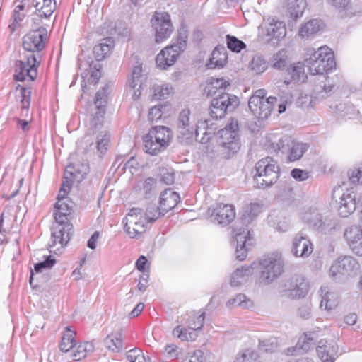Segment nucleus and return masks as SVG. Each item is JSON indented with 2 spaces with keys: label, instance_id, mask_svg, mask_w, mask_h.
Masks as SVG:
<instances>
[{
  "label": "nucleus",
  "instance_id": "obj_57",
  "mask_svg": "<svg viewBox=\"0 0 362 362\" xmlns=\"http://www.w3.org/2000/svg\"><path fill=\"white\" fill-rule=\"evenodd\" d=\"M173 334L182 341H193L195 339V336L192 332H187V329L182 328L181 326H177L173 329Z\"/></svg>",
  "mask_w": 362,
  "mask_h": 362
},
{
  "label": "nucleus",
  "instance_id": "obj_43",
  "mask_svg": "<svg viewBox=\"0 0 362 362\" xmlns=\"http://www.w3.org/2000/svg\"><path fill=\"white\" fill-rule=\"evenodd\" d=\"M144 218L143 210L141 209L132 208L126 217L123 218L122 223L124 225V228L128 227V229H130L129 226L135 224L136 222L139 221Z\"/></svg>",
  "mask_w": 362,
  "mask_h": 362
},
{
  "label": "nucleus",
  "instance_id": "obj_30",
  "mask_svg": "<svg viewBox=\"0 0 362 362\" xmlns=\"http://www.w3.org/2000/svg\"><path fill=\"white\" fill-rule=\"evenodd\" d=\"M338 209L339 214L342 217H347L352 214L356 207L354 197L350 194H343L340 198V203Z\"/></svg>",
  "mask_w": 362,
  "mask_h": 362
},
{
  "label": "nucleus",
  "instance_id": "obj_20",
  "mask_svg": "<svg viewBox=\"0 0 362 362\" xmlns=\"http://www.w3.org/2000/svg\"><path fill=\"white\" fill-rule=\"evenodd\" d=\"M89 172V165L87 160L81 162L71 163L65 169V178L72 177L76 182H81Z\"/></svg>",
  "mask_w": 362,
  "mask_h": 362
},
{
  "label": "nucleus",
  "instance_id": "obj_53",
  "mask_svg": "<svg viewBox=\"0 0 362 362\" xmlns=\"http://www.w3.org/2000/svg\"><path fill=\"white\" fill-rule=\"evenodd\" d=\"M287 54L284 49L279 50L272 57V66L276 69H282L286 66Z\"/></svg>",
  "mask_w": 362,
  "mask_h": 362
},
{
  "label": "nucleus",
  "instance_id": "obj_37",
  "mask_svg": "<svg viewBox=\"0 0 362 362\" xmlns=\"http://www.w3.org/2000/svg\"><path fill=\"white\" fill-rule=\"evenodd\" d=\"M321 292V302L320 304V308L328 311L334 309L338 304L336 294L327 291V288H322Z\"/></svg>",
  "mask_w": 362,
  "mask_h": 362
},
{
  "label": "nucleus",
  "instance_id": "obj_41",
  "mask_svg": "<svg viewBox=\"0 0 362 362\" xmlns=\"http://www.w3.org/2000/svg\"><path fill=\"white\" fill-rule=\"evenodd\" d=\"M16 89H20V94L21 97V114L23 116H27L30 104L31 89L30 88L23 87L21 85H18Z\"/></svg>",
  "mask_w": 362,
  "mask_h": 362
},
{
  "label": "nucleus",
  "instance_id": "obj_58",
  "mask_svg": "<svg viewBox=\"0 0 362 362\" xmlns=\"http://www.w3.org/2000/svg\"><path fill=\"white\" fill-rule=\"evenodd\" d=\"M76 182L73 180L72 177L65 178V174L64 175V180L61 185V187L57 197H66V196L69 194L71 190L72 182Z\"/></svg>",
  "mask_w": 362,
  "mask_h": 362
},
{
  "label": "nucleus",
  "instance_id": "obj_1",
  "mask_svg": "<svg viewBox=\"0 0 362 362\" xmlns=\"http://www.w3.org/2000/svg\"><path fill=\"white\" fill-rule=\"evenodd\" d=\"M230 85L223 78H211L204 92L206 96H213L209 110L212 119H222L228 112H233L239 105V99L235 95L228 93L223 90Z\"/></svg>",
  "mask_w": 362,
  "mask_h": 362
},
{
  "label": "nucleus",
  "instance_id": "obj_13",
  "mask_svg": "<svg viewBox=\"0 0 362 362\" xmlns=\"http://www.w3.org/2000/svg\"><path fill=\"white\" fill-rule=\"evenodd\" d=\"M302 219L315 230L327 233L335 228L334 221L328 217H323L315 208H310L305 211Z\"/></svg>",
  "mask_w": 362,
  "mask_h": 362
},
{
  "label": "nucleus",
  "instance_id": "obj_25",
  "mask_svg": "<svg viewBox=\"0 0 362 362\" xmlns=\"http://www.w3.org/2000/svg\"><path fill=\"white\" fill-rule=\"evenodd\" d=\"M323 28V23L320 19H311L301 25L298 35L303 39H308L316 34Z\"/></svg>",
  "mask_w": 362,
  "mask_h": 362
},
{
  "label": "nucleus",
  "instance_id": "obj_15",
  "mask_svg": "<svg viewBox=\"0 0 362 362\" xmlns=\"http://www.w3.org/2000/svg\"><path fill=\"white\" fill-rule=\"evenodd\" d=\"M151 23L156 30V41L157 42H160L170 37L173 31V25L168 13L156 12Z\"/></svg>",
  "mask_w": 362,
  "mask_h": 362
},
{
  "label": "nucleus",
  "instance_id": "obj_42",
  "mask_svg": "<svg viewBox=\"0 0 362 362\" xmlns=\"http://www.w3.org/2000/svg\"><path fill=\"white\" fill-rule=\"evenodd\" d=\"M261 211V206L257 203H251L243 207L242 218L245 222L250 223L255 218Z\"/></svg>",
  "mask_w": 362,
  "mask_h": 362
},
{
  "label": "nucleus",
  "instance_id": "obj_60",
  "mask_svg": "<svg viewBox=\"0 0 362 362\" xmlns=\"http://www.w3.org/2000/svg\"><path fill=\"white\" fill-rule=\"evenodd\" d=\"M56 260L52 256L47 257V258L40 262L36 263L34 265V270L36 273H40L44 269H50L55 264Z\"/></svg>",
  "mask_w": 362,
  "mask_h": 362
},
{
  "label": "nucleus",
  "instance_id": "obj_48",
  "mask_svg": "<svg viewBox=\"0 0 362 362\" xmlns=\"http://www.w3.org/2000/svg\"><path fill=\"white\" fill-rule=\"evenodd\" d=\"M94 347L91 343L85 342L78 346L76 349L72 354L73 359L74 361H79L85 358L88 353H90L93 351Z\"/></svg>",
  "mask_w": 362,
  "mask_h": 362
},
{
  "label": "nucleus",
  "instance_id": "obj_54",
  "mask_svg": "<svg viewBox=\"0 0 362 362\" xmlns=\"http://www.w3.org/2000/svg\"><path fill=\"white\" fill-rule=\"evenodd\" d=\"M110 135L107 131H101L97 138V149L104 153L109 146Z\"/></svg>",
  "mask_w": 362,
  "mask_h": 362
},
{
  "label": "nucleus",
  "instance_id": "obj_31",
  "mask_svg": "<svg viewBox=\"0 0 362 362\" xmlns=\"http://www.w3.org/2000/svg\"><path fill=\"white\" fill-rule=\"evenodd\" d=\"M226 51L223 46L216 47L212 52L211 58L207 63L209 69L223 67L226 63Z\"/></svg>",
  "mask_w": 362,
  "mask_h": 362
},
{
  "label": "nucleus",
  "instance_id": "obj_18",
  "mask_svg": "<svg viewBox=\"0 0 362 362\" xmlns=\"http://www.w3.org/2000/svg\"><path fill=\"white\" fill-rule=\"evenodd\" d=\"M313 251V244L306 235L299 233L294 236L291 252L295 257L306 258Z\"/></svg>",
  "mask_w": 362,
  "mask_h": 362
},
{
  "label": "nucleus",
  "instance_id": "obj_59",
  "mask_svg": "<svg viewBox=\"0 0 362 362\" xmlns=\"http://www.w3.org/2000/svg\"><path fill=\"white\" fill-rule=\"evenodd\" d=\"M266 90L264 89L257 90L255 93L250 98L248 101L249 107H255L257 104H260L262 100H265Z\"/></svg>",
  "mask_w": 362,
  "mask_h": 362
},
{
  "label": "nucleus",
  "instance_id": "obj_36",
  "mask_svg": "<svg viewBox=\"0 0 362 362\" xmlns=\"http://www.w3.org/2000/svg\"><path fill=\"white\" fill-rule=\"evenodd\" d=\"M105 346L112 352H119L123 347L121 332L108 334L104 339Z\"/></svg>",
  "mask_w": 362,
  "mask_h": 362
},
{
  "label": "nucleus",
  "instance_id": "obj_45",
  "mask_svg": "<svg viewBox=\"0 0 362 362\" xmlns=\"http://www.w3.org/2000/svg\"><path fill=\"white\" fill-rule=\"evenodd\" d=\"M146 222L147 221L144 218L139 221L136 222L135 224L129 226L130 229H128V227H127L124 228V230L131 238H136L146 231Z\"/></svg>",
  "mask_w": 362,
  "mask_h": 362
},
{
  "label": "nucleus",
  "instance_id": "obj_9",
  "mask_svg": "<svg viewBox=\"0 0 362 362\" xmlns=\"http://www.w3.org/2000/svg\"><path fill=\"white\" fill-rule=\"evenodd\" d=\"M40 64V61L37 60L35 54L27 53L25 60H18L15 64L14 78L16 81H23L27 77L30 81H34L37 76V67Z\"/></svg>",
  "mask_w": 362,
  "mask_h": 362
},
{
  "label": "nucleus",
  "instance_id": "obj_4",
  "mask_svg": "<svg viewBox=\"0 0 362 362\" xmlns=\"http://www.w3.org/2000/svg\"><path fill=\"white\" fill-rule=\"evenodd\" d=\"M252 173L255 187L266 188L276 182L279 177V167L276 162L267 157L255 164Z\"/></svg>",
  "mask_w": 362,
  "mask_h": 362
},
{
  "label": "nucleus",
  "instance_id": "obj_62",
  "mask_svg": "<svg viewBox=\"0 0 362 362\" xmlns=\"http://www.w3.org/2000/svg\"><path fill=\"white\" fill-rule=\"evenodd\" d=\"M171 87L168 85L158 86L154 90V98L158 100L165 99L171 93Z\"/></svg>",
  "mask_w": 362,
  "mask_h": 362
},
{
  "label": "nucleus",
  "instance_id": "obj_5",
  "mask_svg": "<svg viewBox=\"0 0 362 362\" xmlns=\"http://www.w3.org/2000/svg\"><path fill=\"white\" fill-rule=\"evenodd\" d=\"M218 143L224 158H230L240 149L238 123L236 119H231L225 128L218 131Z\"/></svg>",
  "mask_w": 362,
  "mask_h": 362
},
{
  "label": "nucleus",
  "instance_id": "obj_29",
  "mask_svg": "<svg viewBox=\"0 0 362 362\" xmlns=\"http://www.w3.org/2000/svg\"><path fill=\"white\" fill-rule=\"evenodd\" d=\"M32 5L45 19L49 18L57 8L55 0H33Z\"/></svg>",
  "mask_w": 362,
  "mask_h": 362
},
{
  "label": "nucleus",
  "instance_id": "obj_35",
  "mask_svg": "<svg viewBox=\"0 0 362 362\" xmlns=\"http://www.w3.org/2000/svg\"><path fill=\"white\" fill-rule=\"evenodd\" d=\"M148 134L150 137L158 141L166 146L169 145L170 130L165 126H156L152 127Z\"/></svg>",
  "mask_w": 362,
  "mask_h": 362
},
{
  "label": "nucleus",
  "instance_id": "obj_24",
  "mask_svg": "<svg viewBox=\"0 0 362 362\" xmlns=\"http://www.w3.org/2000/svg\"><path fill=\"white\" fill-rule=\"evenodd\" d=\"M180 202L179 194L172 191L170 189L164 190L160 197V210H163L164 214L173 209L177 203Z\"/></svg>",
  "mask_w": 362,
  "mask_h": 362
},
{
  "label": "nucleus",
  "instance_id": "obj_8",
  "mask_svg": "<svg viewBox=\"0 0 362 362\" xmlns=\"http://www.w3.org/2000/svg\"><path fill=\"white\" fill-rule=\"evenodd\" d=\"M283 296L290 298H303L308 291V284L304 277L299 274L285 279L280 286Z\"/></svg>",
  "mask_w": 362,
  "mask_h": 362
},
{
  "label": "nucleus",
  "instance_id": "obj_6",
  "mask_svg": "<svg viewBox=\"0 0 362 362\" xmlns=\"http://www.w3.org/2000/svg\"><path fill=\"white\" fill-rule=\"evenodd\" d=\"M259 279L264 284H269L284 272V261L279 253H272L264 257L259 260Z\"/></svg>",
  "mask_w": 362,
  "mask_h": 362
},
{
  "label": "nucleus",
  "instance_id": "obj_3",
  "mask_svg": "<svg viewBox=\"0 0 362 362\" xmlns=\"http://www.w3.org/2000/svg\"><path fill=\"white\" fill-rule=\"evenodd\" d=\"M305 59V64L313 75L320 76L332 70L336 66L334 53L328 47L322 46L317 50L310 49Z\"/></svg>",
  "mask_w": 362,
  "mask_h": 362
},
{
  "label": "nucleus",
  "instance_id": "obj_26",
  "mask_svg": "<svg viewBox=\"0 0 362 362\" xmlns=\"http://www.w3.org/2000/svg\"><path fill=\"white\" fill-rule=\"evenodd\" d=\"M317 354L322 362H334L337 349L334 345L327 343L326 340H320L316 349Z\"/></svg>",
  "mask_w": 362,
  "mask_h": 362
},
{
  "label": "nucleus",
  "instance_id": "obj_11",
  "mask_svg": "<svg viewBox=\"0 0 362 362\" xmlns=\"http://www.w3.org/2000/svg\"><path fill=\"white\" fill-rule=\"evenodd\" d=\"M275 146L283 154L286 155L290 162L300 160L308 149L305 144L293 140L288 136L281 137Z\"/></svg>",
  "mask_w": 362,
  "mask_h": 362
},
{
  "label": "nucleus",
  "instance_id": "obj_38",
  "mask_svg": "<svg viewBox=\"0 0 362 362\" xmlns=\"http://www.w3.org/2000/svg\"><path fill=\"white\" fill-rule=\"evenodd\" d=\"M226 305L228 308H232L234 306H240L242 308L247 309L253 306V302L245 294L239 293L236 295L235 298L229 299Z\"/></svg>",
  "mask_w": 362,
  "mask_h": 362
},
{
  "label": "nucleus",
  "instance_id": "obj_61",
  "mask_svg": "<svg viewBox=\"0 0 362 362\" xmlns=\"http://www.w3.org/2000/svg\"><path fill=\"white\" fill-rule=\"evenodd\" d=\"M108 91L107 88L104 87L98 90L95 94L94 104L95 106H98L99 105H103L104 107H106V103L107 100Z\"/></svg>",
  "mask_w": 362,
  "mask_h": 362
},
{
  "label": "nucleus",
  "instance_id": "obj_55",
  "mask_svg": "<svg viewBox=\"0 0 362 362\" xmlns=\"http://www.w3.org/2000/svg\"><path fill=\"white\" fill-rule=\"evenodd\" d=\"M127 358L130 362H148L149 358H146L142 351L139 349H132L127 351Z\"/></svg>",
  "mask_w": 362,
  "mask_h": 362
},
{
  "label": "nucleus",
  "instance_id": "obj_44",
  "mask_svg": "<svg viewBox=\"0 0 362 362\" xmlns=\"http://www.w3.org/2000/svg\"><path fill=\"white\" fill-rule=\"evenodd\" d=\"M199 122H206L204 126H202V129L199 132V134H202L203 136L200 141L202 143H206L210 138L215 134L216 127H214V124L211 122V119H200Z\"/></svg>",
  "mask_w": 362,
  "mask_h": 362
},
{
  "label": "nucleus",
  "instance_id": "obj_49",
  "mask_svg": "<svg viewBox=\"0 0 362 362\" xmlns=\"http://www.w3.org/2000/svg\"><path fill=\"white\" fill-rule=\"evenodd\" d=\"M105 114V107L103 105L95 106V112L92 115L90 120V127L92 128H98L101 126L103 122L104 115Z\"/></svg>",
  "mask_w": 362,
  "mask_h": 362
},
{
  "label": "nucleus",
  "instance_id": "obj_14",
  "mask_svg": "<svg viewBox=\"0 0 362 362\" xmlns=\"http://www.w3.org/2000/svg\"><path fill=\"white\" fill-rule=\"evenodd\" d=\"M356 260L351 256L339 257L329 269V276L334 280H339L341 276L350 275L352 272L358 269Z\"/></svg>",
  "mask_w": 362,
  "mask_h": 362
},
{
  "label": "nucleus",
  "instance_id": "obj_21",
  "mask_svg": "<svg viewBox=\"0 0 362 362\" xmlns=\"http://www.w3.org/2000/svg\"><path fill=\"white\" fill-rule=\"evenodd\" d=\"M317 334L315 332L305 333L299 338L294 347L288 349V355L303 354L306 353L315 344Z\"/></svg>",
  "mask_w": 362,
  "mask_h": 362
},
{
  "label": "nucleus",
  "instance_id": "obj_22",
  "mask_svg": "<svg viewBox=\"0 0 362 362\" xmlns=\"http://www.w3.org/2000/svg\"><path fill=\"white\" fill-rule=\"evenodd\" d=\"M277 98L276 97H268L265 100H262L260 104H257L255 107H249L250 111L254 116L260 119H267L271 115L274 104L276 103Z\"/></svg>",
  "mask_w": 362,
  "mask_h": 362
},
{
  "label": "nucleus",
  "instance_id": "obj_12",
  "mask_svg": "<svg viewBox=\"0 0 362 362\" xmlns=\"http://www.w3.org/2000/svg\"><path fill=\"white\" fill-rule=\"evenodd\" d=\"M206 214L211 223L227 226L235 218V210L232 204L218 203L209 208Z\"/></svg>",
  "mask_w": 362,
  "mask_h": 362
},
{
  "label": "nucleus",
  "instance_id": "obj_17",
  "mask_svg": "<svg viewBox=\"0 0 362 362\" xmlns=\"http://www.w3.org/2000/svg\"><path fill=\"white\" fill-rule=\"evenodd\" d=\"M344 237L352 252L362 256V227L353 225L346 228Z\"/></svg>",
  "mask_w": 362,
  "mask_h": 362
},
{
  "label": "nucleus",
  "instance_id": "obj_28",
  "mask_svg": "<svg viewBox=\"0 0 362 362\" xmlns=\"http://www.w3.org/2000/svg\"><path fill=\"white\" fill-rule=\"evenodd\" d=\"M254 264L255 263L250 266H243L241 268H238L232 275L230 285L232 286H239L246 281L247 278L254 272Z\"/></svg>",
  "mask_w": 362,
  "mask_h": 362
},
{
  "label": "nucleus",
  "instance_id": "obj_39",
  "mask_svg": "<svg viewBox=\"0 0 362 362\" xmlns=\"http://www.w3.org/2000/svg\"><path fill=\"white\" fill-rule=\"evenodd\" d=\"M288 8L291 18L294 21L300 17L305 10L306 3L305 0H287Z\"/></svg>",
  "mask_w": 362,
  "mask_h": 362
},
{
  "label": "nucleus",
  "instance_id": "obj_32",
  "mask_svg": "<svg viewBox=\"0 0 362 362\" xmlns=\"http://www.w3.org/2000/svg\"><path fill=\"white\" fill-rule=\"evenodd\" d=\"M287 74L288 78H286L284 83L286 86L291 84L292 82H303L306 78L305 74L304 67L301 64L293 66L287 69Z\"/></svg>",
  "mask_w": 362,
  "mask_h": 362
},
{
  "label": "nucleus",
  "instance_id": "obj_51",
  "mask_svg": "<svg viewBox=\"0 0 362 362\" xmlns=\"http://www.w3.org/2000/svg\"><path fill=\"white\" fill-rule=\"evenodd\" d=\"M25 9V4H18L16 6L13 15L12 19L13 22L11 25H9V28L14 31L18 25H19L20 23L23 21L25 14L22 11Z\"/></svg>",
  "mask_w": 362,
  "mask_h": 362
},
{
  "label": "nucleus",
  "instance_id": "obj_10",
  "mask_svg": "<svg viewBox=\"0 0 362 362\" xmlns=\"http://www.w3.org/2000/svg\"><path fill=\"white\" fill-rule=\"evenodd\" d=\"M48 40V32L45 27L32 30L23 38V47L28 53L37 52V59H40L39 52L45 47Z\"/></svg>",
  "mask_w": 362,
  "mask_h": 362
},
{
  "label": "nucleus",
  "instance_id": "obj_7",
  "mask_svg": "<svg viewBox=\"0 0 362 362\" xmlns=\"http://www.w3.org/2000/svg\"><path fill=\"white\" fill-rule=\"evenodd\" d=\"M195 115H192L189 109L182 110L178 116L177 127L180 134L187 139L191 138L195 133L197 139L206 122H199Z\"/></svg>",
  "mask_w": 362,
  "mask_h": 362
},
{
  "label": "nucleus",
  "instance_id": "obj_40",
  "mask_svg": "<svg viewBox=\"0 0 362 362\" xmlns=\"http://www.w3.org/2000/svg\"><path fill=\"white\" fill-rule=\"evenodd\" d=\"M75 334L76 332L72 331L70 327H67L66 328V332L62 337V341L59 345V349L62 351L66 353L75 346Z\"/></svg>",
  "mask_w": 362,
  "mask_h": 362
},
{
  "label": "nucleus",
  "instance_id": "obj_23",
  "mask_svg": "<svg viewBox=\"0 0 362 362\" xmlns=\"http://www.w3.org/2000/svg\"><path fill=\"white\" fill-rule=\"evenodd\" d=\"M252 238L251 237L250 233L246 229H243V233H238L235 235V240L237 242V246L235 250L236 259L243 261L247 257V250L246 245H252L250 241Z\"/></svg>",
  "mask_w": 362,
  "mask_h": 362
},
{
  "label": "nucleus",
  "instance_id": "obj_2",
  "mask_svg": "<svg viewBox=\"0 0 362 362\" xmlns=\"http://www.w3.org/2000/svg\"><path fill=\"white\" fill-rule=\"evenodd\" d=\"M54 223L52 226L50 249L57 247L59 250L66 246L74 234L73 225L69 222L72 210L54 208Z\"/></svg>",
  "mask_w": 362,
  "mask_h": 362
},
{
  "label": "nucleus",
  "instance_id": "obj_63",
  "mask_svg": "<svg viewBox=\"0 0 362 362\" xmlns=\"http://www.w3.org/2000/svg\"><path fill=\"white\" fill-rule=\"evenodd\" d=\"M349 180L353 184H362V166L348 172Z\"/></svg>",
  "mask_w": 362,
  "mask_h": 362
},
{
  "label": "nucleus",
  "instance_id": "obj_27",
  "mask_svg": "<svg viewBox=\"0 0 362 362\" xmlns=\"http://www.w3.org/2000/svg\"><path fill=\"white\" fill-rule=\"evenodd\" d=\"M264 28L267 36L277 40L284 37L286 33L285 24L282 21L273 19L269 23H265Z\"/></svg>",
  "mask_w": 362,
  "mask_h": 362
},
{
  "label": "nucleus",
  "instance_id": "obj_33",
  "mask_svg": "<svg viewBox=\"0 0 362 362\" xmlns=\"http://www.w3.org/2000/svg\"><path fill=\"white\" fill-rule=\"evenodd\" d=\"M112 43L113 41L110 37H106L93 47V54L97 61H101L105 58L113 47Z\"/></svg>",
  "mask_w": 362,
  "mask_h": 362
},
{
  "label": "nucleus",
  "instance_id": "obj_34",
  "mask_svg": "<svg viewBox=\"0 0 362 362\" xmlns=\"http://www.w3.org/2000/svg\"><path fill=\"white\" fill-rule=\"evenodd\" d=\"M144 146L145 151L151 155H158L167 146L149 136L148 134L143 136Z\"/></svg>",
  "mask_w": 362,
  "mask_h": 362
},
{
  "label": "nucleus",
  "instance_id": "obj_50",
  "mask_svg": "<svg viewBox=\"0 0 362 362\" xmlns=\"http://www.w3.org/2000/svg\"><path fill=\"white\" fill-rule=\"evenodd\" d=\"M250 68L256 74H260L267 69V64L262 57L256 55L252 58L250 64Z\"/></svg>",
  "mask_w": 362,
  "mask_h": 362
},
{
  "label": "nucleus",
  "instance_id": "obj_46",
  "mask_svg": "<svg viewBox=\"0 0 362 362\" xmlns=\"http://www.w3.org/2000/svg\"><path fill=\"white\" fill-rule=\"evenodd\" d=\"M141 65V63L136 62V64L134 66L132 71V76L131 79L129 80V86L134 90H135L137 86L141 87V78L143 77Z\"/></svg>",
  "mask_w": 362,
  "mask_h": 362
},
{
  "label": "nucleus",
  "instance_id": "obj_16",
  "mask_svg": "<svg viewBox=\"0 0 362 362\" xmlns=\"http://www.w3.org/2000/svg\"><path fill=\"white\" fill-rule=\"evenodd\" d=\"M334 88V85L331 82V78L325 74H321L315 79L310 97L315 100L325 99L333 93Z\"/></svg>",
  "mask_w": 362,
  "mask_h": 362
},
{
  "label": "nucleus",
  "instance_id": "obj_56",
  "mask_svg": "<svg viewBox=\"0 0 362 362\" xmlns=\"http://www.w3.org/2000/svg\"><path fill=\"white\" fill-rule=\"evenodd\" d=\"M235 362H257V354L253 350L245 349L237 356Z\"/></svg>",
  "mask_w": 362,
  "mask_h": 362
},
{
  "label": "nucleus",
  "instance_id": "obj_19",
  "mask_svg": "<svg viewBox=\"0 0 362 362\" xmlns=\"http://www.w3.org/2000/svg\"><path fill=\"white\" fill-rule=\"evenodd\" d=\"M180 54V52L178 47L177 49L173 45L166 47L156 57V62L158 67L166 69L173 65Z\"/></svg>",
  "mask_w": 362,
  "mask_h": 362
},
{
  "label": "nucleus",
  "instance_id": "obj_52",
  "mask_svg": "<svg viewBox=\"0 0 362 362\" xmlns=\"http://www.w3.org/2000/svg\"><path fill=\"white\" fill-rule=\"evenodd\" d=\"M226 43L227 47L233 52L238 53L246 47V45L243 41L230 35H226Z\"/></svg>",
  "mask_w": 362,
  "mask_h": 362
},
{
  "label": "nucleus",
  "instance_id": "obj_64",
  "mask_svg": "<svg viewBox=\"0 0 362 362\" xmlns=\"http://www.w3.org/2000/svg\"><path fill=\"white\" fill-rule=\"evenodd\" d=\"M175 175L173 169L163 170L161 173L160 181L166 185H172L174 183Z\"/></svg>",
  "mask_w": 362,
  "mask_h": 362
},
{
  "label": "nucleus",
  "instance_id": "obj_47",
  "mask_svg": "<svg viewBox=\"0 0 362 362\" xmlns=\"http://www.w3.org/2000/svg\"><path fill=\"white\" fill-rule=\"evenodd\" d=\"M164 215L165 214L163 210H160V206H157L156 204H149L145 214H144V217L148 223H153L160 216Z\"/></svg>",
  "mask_w": 362,
  "mask_h": 362
}]
</instances>
